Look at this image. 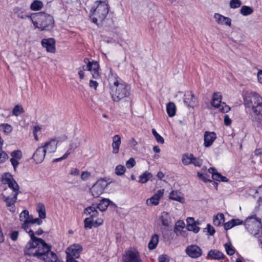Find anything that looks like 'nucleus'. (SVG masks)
I'll use <instances>...</instances> for the list:
<instances>
[{
    "mask_svg": "<svg viewBox=\"0 0 262 262\" xmlns=\"http://www.w3.org/2000/svg\"><path fill=\"white\" fill-rule=\"evenodd\" d=\"M110 72L112 77H114V80L110 87V93L113 101L115 102L127 101L130 96V85L122 80L116 74H113L112 69Z\"/></svg>",
    "mask_w": 262,
    "mask_h": 262,
    "instance_id": "obj_1",
    "label": "nucleus"
},
{
    "mask_svg": "<svg viewBox=\"0 0 262 262\" xmlns=\"http://www.w3.org/2000/svg\"><path fill=\"white\" fill-rule=\"evenodd\" d=\"M245 105L251 108L253 115H252L253 122L258 124L262 123V97L255 92L247 93L244 98Z\"/></svg>",
    "mask_w": 262,
    "mask_h": 262,
    "instance_id": "obj_2",
    "label": "nucleus"
},
{
    "mask_svg": "<svg viewBox=\"0 0 262 262\" xmlns=\"http://www.w3.org/2000/svg\"><path fill=\"white\" fill-rule=\"evenodd\" d=\"M51 247H26L24 249L25 255L35 257L45 262H56L58 258L52 252Z\"/></svg>",
    "mask_w": 262,
    "mask_h": 262,
    "instance_id": "obj_3",
    "label": "nucleus"
},
{
    "mask_svg": "<svg viewBox=\"0 0 262 262\" xmlns=\"http://www.w3.org/2000/svg\"><path fill=\"white\" fill-rule=\"evenodd\" d=\"M32 18L33 24L40 31L49 30L54 27V20L53 17L43 12L33 14Z\"/></svg>",
    "mask_w": 262,
    "mask_h": 262,
    "instance_id": "obj_4",
    "label": "nucleus"
},
{
    "mask_svg": "<svg viewBox=\"0 0 262 262\" xmlns=\"http://www.w3.org/2000/svg\"><path fill=\"white\" fill-rule=\"evenodd\" d=\"M96 8H92L90 12V17L92 22L97 24L98 21L102 22L106 17L109 10L108 5L102 1H96Z\"/></svg>",
    "mask_w": 262,
    "mask_h": 262,
    "instance_id": "obj_5",
    "label": "nucleus"
},
{
    "mask_svg": "<svg viewBox=\"0 0 262 262\" xmlns=\"http://www.w3.org/2000/svg\"><path fill=\"white\" fill-rule=\"evenodd\" d=\"M244 225L248 231L255 236L258 234L261 226V219L256 217L255 214L248 216L244 222Z\"/></svg>",
    "mask_w": 262,
    "mask_h": 262,
    "instance_id": "obj_6",
    "label": "nucleus"
},
{
    "mask_svg": "<svg viewBox=\"0 0 262 262\" xmlns=\"http://www.w3.org/2000/svg\"><path fill=\"white\" fill-rule=\"evenodd\" d=\"M84 213L86 215H89V217H86L84 220V227L85 228L91 229L94 226V219L98 215V212L96 210V207L94 204L89 206L84 209Z\"/></svg>",
    "mask_w": 262,
    "mask_h": 262,
    "instance_id": "obj_7",
    "label": "nucleus"
},
{
    "mask_svg": "<svg viewBox=\"0 0 262 262\" xmlns=\"http://www.w3.org/2000/svg\"><path fill=\"white\" fill-rule=\"evenodd\" d=\"M122 262H141L140 255L135 248H130L122 255Z\"/></svg>",
    "mask_w": 262,
    "mask_h": 262,
    "instance_id": "obj_8",
    "label": "nucleus"
},
{
    "mask_svg": "<svg viewBox=\"0 0 262 262\" xmlns=\"http://www.w3.org/2000/svg\"><path fill=\"white\" fill-rule=\"evenodd\" d=\"M37 210L39 214V219L35 218L34 219L25 220L23 224V228H26V225L29 223L37 224L38 225L42 224V221L41 219H45L46 216L45 206L42 203L38 204L37 207Z\"/></svg>",
    "mask_w": 262,
    "mask_h": 262,
    "instance_id": "obj_9",
    "label": "nucleus"
},
{
    "mask_svg": "<svg viewBox=\"0 0 262 262\" xmlns=\"http://www.w3.org/2000/svg\"><path fill=\"white\" fill-rule=\"evenodd\" d=\"M106 186L107 182L105 180L99 179L90 189L92 195L95 198L99 197L103 192Z\"/></svg>",
    "mask_w": 262,
    "mask_h": 262,
    "instance_id": "obj_10",
    "label": "nucleus"
},
{
    "mask_svg": "<svg viewBox=\"0 0 262 262\" xmlns=\"http://www.w3.org/2000/svg\"><path fill=\"white\" fill-rule=\"evenodd\" d=\"M17 192L14 193L12 197L6 196L3 195V201L6 203V206L11 212L14 213L16 211L15 204L17 199Z\"/></svg>",
    "mask_w": 262,
    "mask_h": 262,
    "instance_id": "obj_11",
    "label": "nucleus"
},
{
    "mask_svg": "<svg viewBox=\"0 0 262 262\" xmlns=\"http://www.w3.org/2000/svg\"><path fill=\"white\" fill-rule=\"evenodd\" d=\"M184 102L188 107H194L198 104V99L192 91H187L184 94Z\"/></svg>",
    "mask_w": 262,
    "mask_h": 262,
    "instance_id": "obj_12",
    "label": "nucleus"
},
{
    "mask_svg": "<svg viewBox=\"0 0 262 262\" xmlns=\"http://www.w3.org/2000/svg\"><path fill=\"white\" fill-rule=\"evenodd\" d=\"M84 62H88V67H90L89 71H91L93 78L96 79L100 78V75L99 72V65L98 62L92 61H90L88 58L84 59Z\"/></svg>",
    "mask_w": 262,
    "mask_h": 262,
    "instance_id": "obj_13",
    "label": "nucleus"
},
{
    "mask_svg": "<svg viewBox=\"0 0 262 262\" xmlns=\"http://www.w3.org/2000/svg\"><path fill=\"white\" fill-rule=\"evenodd\" d=\"M41 44L42 47L46 49L48 52L54 53L55 52V40L53 38H44L41 40Z\"/></svg>",
    "mask_w": 262,
    "mask_h": 262,
    "instance_id": "obj_14",
    "label": "nucleus"
},
{
    "mask_svg": "<svg viewBox=\"0 0 262 262\" xmlns=\"http://www.w3.org/2000/svg\"><path fill=\"white\" fill-rule=\"evenodd\" d=\"M10 155L12 158L10 159V161L14 170H16L19 165L18 160H20L23 157L22 152L19 149L15 150L11 152Z\"/></svg>",
    "mask_w": 262,
    "mask_h": 262,
    "instance_id": "obj_15",
    "label": "nucleus"
},
{
    "mask_svg": "<svg viewBox=\"0 0 262 262\" xmlns=\"http://www.w3.org/2000/svg\"><path fill=\"white\" fill-rule=\"evenodd\" d=\"M81 251V247H68L66 251L67 258H77Z\"/></svg>",
    "mask_w": 262,
    "mask_h": 262,
    "instance_id": "obj_16",
    "label": "nucleus"
},
{
    "mask_svg": "<svg viewBox=\"0 0 262 262\" xmlns=\"http://www.w3.org/2000/svg\"><path fill=\"white\" fill-rule=\"evenodd\" d=\"M163 189H160L150 198L146 200V204L148 206H156L159 204V200L163 195Z\"/></svg>",
    "mask_w": 262,
    "mask_h": 262,
    "instance_id": "obj_17",
    "label": "nucleus"
},
{
    "mask_svg": "<svg viewBox=\"0 0 262 262\" xmlns=\"http://www.w3.org/2000/svg\"><path fill=\"white\" fill-rule=\"evenodd\" d=\"M187 226L186 229L188 231H193L196 233L200 231V228L198 226L200 224L199 222L194 221L193 217H188L186 219Z\"/></svg>",
    "mask_w": 262,
    "mask_h": 262,
    "instance_id": "obj_18",
    "label": "nucleus"
},
{
    "mask_svg": "<svg viewBox=\"0 0 262 262\" xmlns=\"http://www.w3.org/2000/svg\"><path fill=\"white\" fill-rule=\"evenodd\" d=\"M46 152L42 146L38 147L32 156V159L36 164L41 163L45 157Z\"/></svg>",
    "mask_w": 262,
    "mask_h": 262,
    "instance_id": "obj_19",
    "label": "nucleus"
},
{
    "mask_svg": "<svg viewBox=\"0 0 262 262\" xmlns=\"http://www.w3.org/2000/svg\"><path fill=\"white\" fill-rule=\"evenodd\" d=\"M58 142L56 141L55 139H51L49 141L46 142L44 145L41 146L45 150L46 153L47 152L49 153L54 152L57 147Z\"/></svg>",
    "mask_w": 262,
    "mask_h": 262,
    "instance_id": "obj_20",
    "label": "nucleus"
},
{
    "mask_svg": "<svg viewBox=\"0 0 262 262\" xmlns=\"http://www.w3.org/2000/svg\"><path fill=\"white\" fill-rule=\"evenodd\" d=\"M216 138V135L213 132H205L204 135V145L206 147L210 146Z\"/></svg>",
    "mask_w": 262,
    "mask_h": 262,
    "instance_id": "obj_21",
    "label": "nucleus"
},
{
    "mask_svg": "<svg viewBox=\"0 0 262 262\" xmlns=\"http://www.w3.org/2000/svg\"><path fill=\"white\" fill-rule=\"evenodd\" d=\"M185 227V223L181 220L177 221L176 223L174 231L177 234H180L183 236H185L187 234V231Z\"/></svg>",
    "mask_w": 262,
    "mask_h": 262,
    "instance_id": "obj_22",
    "label": "nucleus"
},
{
    "mask_svg": "<svg viewBox=\"0 0 262 262\" xmlns=\"http://www.w3.org/2000/svg\"><path fill=\"white\" fill-rule=\"evenodd\" d=\"M186 252L192 258H198L202 254V250L200 247H187Z\"/></svg>",
    "mask_w": 262,
    "mask_h": 262,
    "instance_id": "obj_23",
    "label": "nucleus"
},
{
    "mask_svg": "<svg viewBox=\"0 0 262 262\" xmlns=\"http://www.w3.org/2000/svg\"><path fill=\"white\" fill-rule=\"evenodd\" d=\"M214 17L217 24L220 25H225L228 26L231 25V19L228 17L224 16L219 13H215Z\"/></svg>",
    "mask_w": 262,
    "mask_h": 262,
    "instance_id": "obj_24",
    "label": "nucleus"
},
{
    "mask_svg": "<svg viewBox=\"0 0 262 262\" xmlns=\"http://www.w3.org/2000/svg\"><path fill=\"white\" fill-rule=\"evenodd\" d=\"M93 204L96 207V209H98L101 211H105L110 205L115 206V204L108 199H103L100 201L99 204Z\"/></svg>",
    "mask_w": 262,
    "mask_h": 262,
    "instance_id": "obj_25",
    "label": "nucleus"
},
{
    "mask_svg": "<svg viewBox=\"0 0 262 262\" xmlns=\"http://www.w3.org/2000/svg\"><path fill=\"white\" fill-rule=\"evenodd\" d=\"M243 223L244 222L240 219H233L224 224V228L225 230H228L236 226L243 224Z\"/></svg>",
    "mask_w": 262,
    "mask_h": 262,
    "instance_id": "obj_26",
    "label": "nucleus"
},
{
    "mask_svg": "<svg viewBox=\"0 0 262 262\" xmlns=\"http://www.w3.org/2000/svg\"><path fill=\"white\" fill-rule=\"evenodd\" d=\"M28 233L30 236L31 240L33 243L36 244V246H38L39 244H41V246H49L42 238L36 237L34 235V232L32 230H30Z\"/></svg>",
    "mask_w": 262,
    "mask_h": 262,
    "instance_id": "obj_27",
    "label": "nucleus"
},
{
    "mask_svg": "<svg viewBox=\"0 0 262 262\" xmlns=\"http://www.w3.org/2000/svg\"><path fill=\"white\" fill-rule=\"evenodd\" d=\"M222 95L219 93H214L213 95L211 103L215 107L219 108L222 103Z\"/></svg>",
    "mask_w": 262,
    "mask_h": 262,
    "instance_id": "obj_28",
    "label": "nucleus"
},
{
    "mask_svg": "<svg viewBox=\"0 0 262 262\" xmlns=\"http://www.w3.org/2000/svg\"><path fill=\"white\" fill-rule=\"evenodd\" d=\"M121 144V138L117 135H115L113 138V152L114 154H117L119 152V147Z\"/></svg>",
    "mask_w": 262,
    "mask_h": 262,
    "instance_id": "obj_29",
    "label": "nucleus"
},
{
    "mask_svg": "<svg viewBox=\"0 0 262 262\" xmlns=\"http://www.w3.org/2000/svg\"><path fill=\"white\" fill-rule=\"evenodd\" d=\"M208 256L213 259L220 260L224 258V255L217 250H211L208 252Z\"/></svg>",
    "mask_w": 262,
    "mask_h": 262,
    "instance_id": "obj_30",
    "label": "nucleus"
},
{
    "mask_svg": "<svg viewBox=\"0 0 262 262\" xmlns=\"http://www.w3.org/2000/svg\"><path fill=\"white\" fill-rule=\"evenodd\" d=\"M225 221L224 215L223 213H218L214 216L213 220V224L216 226H220L224 224Z\"/></svg>",
    "mask_w": 262,
    "mask_h": 262,
    "instance_id": "obj_31",
    "label": "nucleus"
},
{
    "mask_svg": "<svg viewBox=\"0 0 262 262\" xmlns=\"http://www.w3.org/2000/svg\"><path fill=\"white\" fill-rule=\"evenodd\" d=\"M13 11L15 14H17V16L21 19H25L26 18H30L31 20L33 19L32 18V15H29L24 14V11L23 10L18 7H15L13 9Z\"/></svg>",
    "mask_w": 262,
    "mask_h": 262,
    "instance_id": "obj_32",
    "label": "nucleus"
},
{
    "mask_svg": "<svg viewBox=\"0 0 262 262\" xmlns=\"http://www.w3.org/2000/svg\"><path fill=\"white\" fill-rule=\"evenodd\" d=\"M166 111L169 117L174 116L176 112L175 104L173 102H169L166 106Z\"/></svg>",
    "mask_w": 262,
    "mask_h": 262,
    "instance_id": "obj_33",
    "label": "nucleus"
},
{
    "mask_svg": "<svg viewBox=\"0 0 262 262\" xmlns=\"http://www.w3.org/2000/svg\"><path fill=\"white\" fill-rule=\"evenodd\" d=\"M152 174L147 171L139 176V182L142 184L146 183L151 177Z\"/></svg>",
    "mask_w": 262,
    "mask_h": 262,
    "instance_id": "obj_34",
    "label": "nucleus"
},
{
    "mask_svg": "<svg viewBox=\"0 0 262 262\" xmlns=\"http://www.w3.org/2000/svg\"><path fill=\"white\" fill-rule=\"evenodd\" d=\"M193 155L192 154H184L182 156V162L184 165H188L192 163Z\"/></svg>",
    "mask_w": 262,
    "mask_h": 262,
    "instance_id": "obj_35",
    "label": "nucleus"
},
{
    "mask_svg": "<svg viewBox=\"0 0 262 262\" xmlns=\"http://www.w3.org/2000/svg\"><path fill=\"white\" fill-rule=\"evenodd\" d=\"M253 12V9L249 6H243L240 9V13L243 16H246L251 14Z\"/></svg>",
    "mask_w": 262,
    "mask_h": 262,
    "instance_id": "obj_36",
    "label": "nucleus"
},
{
    "mask_svg": "<svg viewBox=\"0 0 262 262\" xmlns=\"http://www.w3.org/2000/svg\"><path fill=\"white\" fill-rule=\"evenodd\" d=\"M169 198L171 200L178 201L181 203L184 202V198L180 196L176 191H172L169 194Z\"/></svg>",
    "mask_w": 262,
    "mask_h": 262,
    "instance_id": "obj_37",
    "label": "nucleus"
},
{
    "mask_svg": "<svg viewBox=\"0 0 262 262\" xmlns=\"http://www.w3.org/2000/svg\"><path fill=\"white\" fill-rule=\"evenodd\" d=\"M161 219L162 224L163 226H164L165 227H168L169 226V222H169L170 218H169V215L167 212H164V211L163 212L161 213Z\"/></svg>",
    "mask_w": 262,
    "mask_h": 262,
    "instance_id": "obj_38",
    "label": "nucleus"
},
{
    "mask_svg": "<svg viewBox=\"0 0 262 262\" xmlns=\"http://www.w3.org/2000/svg\"><path fill=\"white\" fill-rule=\"evenodd\" d=\"M13 180L12 176L10 173H5L2 175V181L4 184H8Z\"/></svg>",
    "mask_w": 262,
    "mask_h": 262,
    "instance_id": "obj_39",
    "label": "nucleus"
},
{
    "mask_svg": "<svg viewBox=\"0 0 262 262\" xmlns=\"http://www.w3.org/2000/svg\"><path fill=\"white\" fill-rule=\"evenodd\" d=\"M43 6V4L41 1H35L31 5L30 8L33 11H38L40 10Z\"/></svg>",
    "mask_w": 262,
    "mask_h": 262,
    "instance_id": "obj_40",
    "label": "nucleus"
},
{
    "mask_svg": "<svg viewBox=\"0 0 262 262\" xmlns=\"http://www.w3.org/2000/svg\"><path fill=\"white\" fill-rule=\"evenodd\" d=\"M25 111L23 107L20 105H16L12 112V115L15 116H18L21 113H24Z\"/></svg>",
    "mask_w": 262,
    "mask_h": 262,
    "instance_id": "obj_41",
    "label": "nucleus"
},
{
    "mask_svg": "<svg viewBox=\"0 0 262 262\" xmlns=\"http://www.w3.org/2000/svg\"><path fill=\"white\" fill-rule=\"evenodd\" d=\"M8 185L9 187L13 190L14 193L17 192V195L19 194L20 192L19 190V187L14 179Z\"/></svg>",
    "mask_w": 262,
    "mask_h": 262,
    "instance_id": "obj_42",
    "label": "nucleus"
},
{
    "mask_svg": "<svg viewBox=\"0 0 262 262\" xmlns=\"http://www.w3.org/2000/svg\"><path fill=\"white\" fill-rule=\"evenodd\" d=\"M242 5V2L241 0H230L229 2V6L231 9L239 8Z\"/></svg>",
    "mask_w": 262,
    "mask_h": 262,
    "instance_id": "obj_43",
    "label": "nucleus"
},
{
    "mask_svg": "<svg viewBox=\"0 0 262 262\" xmlns=\"http://www.w3.org/2000/svg\"><path fill=\"white\" fill-rule=\"evenodd\" d=\"M152 133L157 142L160 144H163L164 143V140L163 138L156 132L155 129H152Z\"/></svg>",
    "mask_w": 262,
    "mask_h": 262,
    "instance_id": "obj_44",
    "label": "nucleus"
},
{
    "mask_svg": "<svg viewBox=\"0 0 262 262\" xmlns=\"http://www.w3.org/2000/svg\"><path fill=\"white\" fill-rule=\"evenodd\" d=\"M126 170L125 167L122 165H118L115 168V173L118 176L123 175Z\"/></svg>",
    "mask_w": 262,
    "mask_h": 262,
    "instance_id": "obj_45",
    "label": "nucleus"
},
{
    "mask_svg": "<svg viewBox=\"0 0 262 262\" xmlns=\"http://www.w3.org/2000/svg\"><path fill=\"white\" fill-rule=\"evenodd\" d=\"M9 158L8 154L3 150V147L0 149V164L5 162Z\"/></svg>",
    "mask_w": 262,
    "mask_h": 262,
    "instance_id": "obj_46",
    "label": "nucleus"
},
{
    "mask_svg": "<svg viewBox=\"0 0 262 262\" xmlns=\"http://www.w3.org/2000/svg\"><path fill=\"white\" fill-rule=\"evenodd\" d=\"M159 242V236L157 234H154L151 237L148 246H157Z\"/></svg>",
    "mask_w": 262,
    "mask_h": 262,
    "instance_id": "obj_47",
    "label": "nucleus"
},
{
    "mask_svg": "<svg viewBox=\"0 0 262 262\" xmlns=\"http://www.w3.org/2000/svg\"><path fill=\"white\" fill-rule=\"evenodd\" d=\"M192 161L191 164H193L195 166L201 167L203 164L202 159L196 158L194 156H193Z\"/></svg>",
    "mask_w": 262,
    "mask_h": 262,
    "instance_id": "obj_48",
    "label": "nucleus"
},
{
    "mask_svg": "<svg viewBox=\"0 0 262 262\" xmlns=\"http://www.w3.org/2000/svg\"><path fill=\"white\" fill-rule=\"evenodd\" d=\"M198 177L201 179L203 181L206 183L208 182H211V181L207 178V177H209V176L207 174H203L200 172H198L197 173Z\"/></svg>",
    "mask_w": 262,
    "mask_h": 262,
    "instance_id": "obj_49",
    "label": "nucleus"
},
{
    "mask_svg": "<svg viewBox=\"0 0 262 262\" xmlns=\"http://www.w3.org/2000/svg\"><path fill=\"white\" fill-rule=\"evenodd\" d=\"M29 215V211L27 210H24L19 215L20 220L22 221L23 220H29L28 219Z\"/></svg>",
    "mask_w": 262,
    "mask_h": 262,
    "instance_id": "obj_50",
    "label": "nucleus"
},
{
    "mask_svg": "<svg viewBox=\"0 0 262 262\" xmlns=\"http://www.w3.org/2000/svg\"><path fill=\"white\" fill-rule=\"evenodd\" d=\"M2 126L3 127L4 132L6 134H9L12 130V127L7 123L3 124Z\"/></svg>",
    "mask_w": 262,
    "mask_h": 262,
    "instance_id": "obj_51",
    "label": "nucleus"
},
{
    "mask_svg": "<svg viewBox=\"0 0 262 262\" xmlns=\"http://www.w3.org/2000/svg\"><path fill=\"white\" fill-rule=\"evenodd\" d=\"M136 165V161L133 158H130L126 162V166L128 168H131Z\"/></svg>",
    "mask_w": 262,
    "mask_h": 262,
    "instance_id": "obj_52",
    "label": "nucleus"
},
{
    "mask_svg": "<svg viewBox=\"0 0 262 262\" xmlns=\"http://www.w3.org/2000/svg\"><path fill=\"white\" fill-rule=\"evenodd\" d=\"M219 108L220 110L224 113L228 112L230 110V107L228 105H226L224 102H223L221 104V105L220 106V107H219Z\"/></svg>",
    "mask_w": 262,
    "mask_h": 262,
    "instance_id": "obj_53",
    "label": "nucleus"
},
{
    "mask_svg": "<svg viewBox=\"0 0 262 262\" xmlns=\"http://www.w3.org/2000/svg\"><path fill=\"white\" fill-rule=\"evenodd\" d=\"M205 229L207 230L208 234L210 235H213L215 232L214 228L209 224H207V227Z\"/></svg>",
    "mask_w": 262,
    "mask_h": 262,
    "instance_id": "obj_54",
    "label": "nucleus"
},
{
    "mask_svg": "<svg viewBox=\"0 0 262 262\" xmlns=\"http://www.w3.org/2000/svg\"><path fill=\"white\" fill-rule=\"evenodd\" d=\"M91 176V173L90 172L84 171L82 172L80 177L83 181H86Z\"/></svg>",
    "mask_w": 262,
    "mask_h": 262,
    "instance_id": "obj_55",
    "label": "nucleus"
},
{
    "mask_svg": "<svg viewBox=\"0 0 262 262\" xmlns=\"http://www.w3.org/2000/svg\"><path fill=\"white\" fill-rule=\"evenodd\" d=\"M79 146V144L71 143L69 145V148L66 152H69V155L72 152V151L74 150Z\"/></svg>",
    "mask_w": 262,
    "mask_h": 262,
    "instance_id": "obj_56",
    "label": "nucleus"
},
{
    "mask_svg": "<svg viewBox=\"0 0 262 262\" xmlns=\"http://www.w3.org/2000/svg\"><path fill=\"white\" fill-rule=\"evenodd\" d=\"M18 236V232L16 231H14L10 233V237L12 241H15L17 239Z\"/></svg>",
    "mask_w": 262,
    "mask_h": 262,
    "instance_id": "obj_57",
    "label": "nucleus"
},
{
    "mask_svg": "<svg viewBox=\"0 0 262 262\" xmlns=\"http://www.w3.org/2000/svg\"><path fill=\"white\" fill-rule=\"evenodd\" d=\"M69 155V152H66L61 157L54 159L53 162H57L61 161V160L67 158V157H68Z\"/></svg>",
    "mask_w": 262,
    "mask_h": 262,
    "instance_id": "obj_58",
    "label": "nucleus"
},
{
    "mask_svg": "<svg viewBox=\"0 0 262 262\" xmlns=\"http://www.w3.org/2000/svg\"><path fill=\"white\" fill-rule=\"evenodd\" d=\"M227 253L229 255H232L235 253V250L233 247H225Z\"/></svg>",
    "mask_w": 262,
    "mask_h": 262,
    "instance_id": "obj_59",
    "label": "nucleus"
},
{
    "mask_svg": "<svg viewBox=\"0 0 262 262\" xmlns=\"http://www.w3.org/2000/svg\"><path fill=\"white\" fill-rule=\"evenodd\" d=\"M224 123L226 126H229L231 123V120L228 115H225L224 116Z\"/></svg>",
    "mask_w": 262,
    "mask_h": 262,
    "instance_id": "obj_60",
    "label": "nucleus"
},
{
    "mask_svg": "<svg viewBox=\"0 0 262 262\" xmlns=\"http://www.w3.org/2000/svg\"><path fill=\"white\" fill-rule=\"evenodd\" d=\"M103 221L101 219H97L94 221V227H97L103 224Z\"/></svg>",
    "mask_w": 262,
    "mask_h": 262,
    "instance_id": "obj_61",
    "label": "nucleus"
},
{
    "mask_svg": "<svg viewBox=\"0 0 262 262\" xmlns=\"http://www.w3.org/2000/svg\"><path fill=\"white\" fill-rule=\"evenodd\" d=\"M89 85L91 88H93L96 90L98 85V83L96 81L91 80L90 81Z\"/></svg>",
    "mask_w": 262,
    "mask_h": 262,
    "instance_id": "obj_62",
    "label": "nucleus"
},
{
    "mask_svg": "<svg viewBox=\"0 0 262 262\" xmlns=\"http://www.w3.org/2000/svg\"><path fill=\"white\" fill-rule=\"evenodd\" d=\"M169 260L168 257L166 255H161L159 257V262H168Z\"/></svg>",
    "mask_w": 262,
    "mask_h": 262,
    "instance_id": "obj_63",
    "label": "nucleus"
},
{
    "mask_svg": "<svg viewBox=\"0 0 262 262\" xmlns=\"http://www.w3.org/2000/svg\"><path fill=\"white\" fill-rule=\"evenodd\" d=\"M222 175L219 173L218 172H216V173H213V176H212V178L214 180L220 181V179H221Z\"/></svg>",
    "mask_w": 262,
    "mask_h": 262,
    "instance_id": "obj_64",
    "label": "nucleus"
}]
</instances>
